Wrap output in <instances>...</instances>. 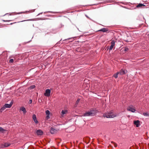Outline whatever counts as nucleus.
Listing matches in <instances>:
<instances>
[{
  "mask_svg": "<svg viewBox=\"0 0 149 149\" xmlns=\"http://www.w3.org/2000/svg\"><path fill=\"white\" fill-rule=\"evenodd\" d=\"M104 116L107 118H113L117 116V114H114L112 112H107L103 114Z\"/></svg>",
  "mask_w": 149,
  "mask_h": 149,
  "instance_id": "1",
  "label": "nucleus"
},
{
  "mask_svg": "<svg viewBox=\"0 0 149 149\" xmlns=\"http://www.w3.org/2000/svg\"><path fill=\"white\" fill-rule=\"evenodd\" d=\"M95 112L94 110H91L90 111H88L85 113L84 116H92L94 115L95 114Z\"/></svg>",
  "mask_w": 149,
  "mask_h": 149,
  "instance_id": "2",
  "label": "nucleus"
},
{
  "mask_svg": "<svg viewBox=\"0 0 149 149\" xmlns=\"http://www.w3.org/2000/svg\"><path fill=\"white\" fill-rule=\"evenodd\" d=\"M127 110L132 112H134L136 111L135 107L132 105L129 106L127 108Z\"/></svg>",
  "mask_w": 149,
  "mask_h": 149,
  "instance_id": "3",
  "label": "nucleus"
},
{
  "mask_svg": "<svg viewBox=\"0 0 149 149\" xmlns=\"http://www.w3.org/2000/svg\"><path fill=\"white\" fill-rule=\"evenodd\" d=\"M51 90L48 89H47L45 93H44V95L47 97H49L50 95V94L51 93Z\"/></svg>",
  "mask_w": 149,
  "mask_h": 149,
  "instance_id": "4",
  "label": "nucleus"
},
{
  "mask_svg": "<svg viewBox=\"0 0 149 149\" xmlns=\"http://www.w3.org/2000/svg\"><path fill=\"white\" fill-rule=\"evenodd\" d=\"M45 113L46 115L45 119L46 120H47L50 118V112L48 110H47L45 111Z\"/></svg>",
  "mask_w": 149,
  "mask_h": 149,
  "instance_id": "5",
  "label": "nucleus"
},
{
  "mask_svg": "<svg viewBox=\"0 0 149 149\" xmlns=\"http://www.w3.org/2000/svg\"><path fill=\"white\" fill-rule=\"evenodd\" d=\"M111 45L110 46L109 48V50H111L113 48V47L115 46V42L114 40H112L111 41Z\"/></svg>",
  "mask_w": 149,
  "mask_h": 149,
  "instance_id": "6",
  "label": "nucleus"
},
{
  "mask_svg": "<svg viewBox=\"0 0 149 149\" xmlns=\"http://www.w3.org/2000/svg\"><path fill=\"white\" fill-rule=\"evenodd\" d=\"M19 110L20 111H22L24 114H25L26 112V109L24 107H21L20 108Z\"/></svg>",
  "mask_w": 149,
  "mask_h": 149,
  "instance_id": "7",
  "label": "nucleus"
},
{
  "mask_svg": "<svg viewBox=\"0 0 149 149\" xmlns=\"http://www.w3.org/2000/svg\"><path fill=\"white\" fill-rule=\"evenodd\" d=\"M68 113V111L67 110H62L61 111V118L64 117L65 115L66 114Z\"/></svg>",
  "mask_w": 149,
  "mask_h": 149,
  "instance_id": "8",
  "label": "nucleus"
},
{
  "mask_svg": "<svg viewBox=\"0 0 149 149\" xmlns=\"http://www.w3.org/2000/svg\"><path fill=\"white\" fill-rule=\"evenodd\" d=\"M32 118L34 122L36 124H37L38 123L36 117V116L35 114H33L32 116Z\"/></svg>",
  "mask_w": 149,
  "mask_h": 149,
  "instance_id": "9",
  "label": "nucleus"
},
{
  "mask_svg": "<svg viewBox=\"0 0 149 149\" xmlns=\"http://www.w3.org/2000/svg\"><path fill=\"white\" fill-rule=\"evenodd\" d=\"M13 104V102L12 101H11L9 104H6L4 105V106H5L6 108H10L12 106Z\"/></svg>",
  "mask_w": 149,
  "mask_h": 149,
  "instance_id": "10",
  "label": "nucleus"
},
{
  "mask_svg": "<svg viewBox=\"0 0 149 149\" xmlns=\"http://www.w3.org/2000/svg\"><path fill=\"white\" fill-rule=\"evenodd\" d=\"M127 72V70H125L122 69L119 72L120 74L122 75L125 74Z\"/></svg>",
  "mask_w": 149,
  "mask_h": 149,
  "instance_id": "11",
  "label": "nucleus"
},
{
  "mask_svg": "<svg viewBox=\"0 0 149 149\" xmlns=\"http://www.w3.org/2000/svg\"><path fill=\"white\" fill-rule=\"evenodd\" d=\"M36 133L38 135H41L42 134L43 132L42 130H39L37 131Z\"/></svg>",
  "mask_w": 149,
  "mask_h": 149,
  "instance_id": "12",
  "label": "nucleus"
},
{
  "mask_svg": "<svg viewBox=\"0 0 149 149\" xmlns=\"http://www.w3.org/2000/svg\"><path fill=\"white\" fill-rule=\"evenodd\" d=\"M102 31L103 32H106L108 31V29H107L103 28L98 31Z\"/></svg>",
  "mask_w": 149,
  "mask_h": 149,
  "instance_id": "13",
  "label": "nucleus"
},
{
  "mask_svg": "<svg viewBox=\"0 0 149 149\" xmlns=\"http://www.w3.org/2000/svg\"><path fill=\"white\" fill-rule=\"evenodd\" d=\"M139 121L138 120H137L136 121H135L134 122V124L135 125H136V126L137 127H138L139 126Z\"/></svg>",
  "mask_w": 149,
  "mask_h": 149,
  "instance_id": "14",
  "label": "nucleus"
},
{
  "mask_svg": "<svg viewBox=\"0 0 149 149\" xmlns=\"http://www.w3.org/2000/svg\"><path fill=\"white\" fill-rule=\"evenodd\" d=\"M10 145V144L8 143H5L4 145L2 146V147H7L9 146Z\"/></svg>",
  "mask_w": 149,
  "mask_h": 149,
  "instance_id": "15",
  "label": "nucleus"
},
{
  "mask_svg": "<svg viewBox=\"0 0 149 149\" xmlns=\"http://www.w3.org/2000/svg\"><path fill=\"white\" fill-rule=\"evenodd\" d=\"M6 130L3 129V128L1 127H0V132L3 133H5Z\"/></svg>",
  "mask_w": 149,
  "mask_h": 149,
  "instance_id": "16",
  "label": "nucleus"
},
{
  "mask_svg": "<svg viewBox=\"0 0 149 149\" xmlns=\"http://www.w3.org/2000/svg\"><path fill=\"white\" fill-rule=\"evenodd\" d=\"M55 130L53 128H52L51 127L50 129V132L51 133L53 134H54L55 132Z\"/></svg>",
  "mask_w": 149,
  "mask_h": 149,
  "instance_id": "17",
  "label": "nucleus"
},
{
  "mask_svg": "<svg viewBox=\"0 0 149 149\" xmlns=\"http://www.w3.org/2000/svg\"><path fill=\"white\" fill-rule=\"evenodd\" d=\"M119 73V72H118L116 73L115 74L113 75V77L116 78H117L118 77V75Z\"/></svg>",
  "mask_w": 149,
  "mask_h": 149,
  "instance_id": "18",
  "label": "nucleus"
},
{
  "mask_svg": "<svg viewBox=\"0 0 149 149\" xmlns=\"http://www.w3.org/2000/svg\"><path fill=\"white\" fill-rule=\"evenodd\" d=\"M143 6H145V5H144L143 4H141V3H139V4L138 5H137V6L136 7L137 8H139V7H141Z\"/></svg>",
  "mask_w": 149,
  "mask_h": 149,
  "instance_id": "19",
  "label": "nucleus"
},
{
  "mask_svg": "<svg viewBox=\"0 0 149 149\" xmlns=\"http://www.w3.org/2000/svg\"><path fill=\"white\" fill-rule=\"evenodd\" d=\"M6 108L5 106L4 105L3 107H2L1 109H0V111L1 112H2Z\"/></svg>",
  "mask_w": 149,
  "mask_h": 149,
  "instance_id": "20",
  "label": "nucleus"
},
{
  "mask_svg": "<svg viewBox=\"0 0 149 149\" xmlns=\"http://www.w3.org/2000/svg\"><path fill=\"white\" fill-rule=\"evenodd\" d=\"M143 115L145 116H149V113H143Z\"/></svg>",
  "mask_w": 149,
  "mask_h": 149,
  "instance_id": "21",
  "label": "nucleus"
},
{
  "mask_svg": "<svg viewBox=\"0 0 149 149\" xmlns=\"http://www.w3.org/2000/svg\"><path fill=\"white\" fill-rule=\"evenodd\" d=\"M14 61V60L13 59H11L9 61V62L10 63H13Z\"/></svg>",
  "mask_w": 149,
  "mask_h": 149,
  "instance_id": "22",
  "label": "nucleus"
},
{
  "mask_svg": "<svg viewBox=\"0 0 149 149\" xmlns=\"http://www.w3.org/2000/svg\"><path fill=\"white\" fill-rule=\"evenodd\" d=\"M35 86L34 85H33V86H31L30 87V89H33V88H35Z\"/></svg>",
  "mask_w": 149,
  "mask_h": 149,
  "instance_id": "23",
  "label": "nucleus"
},
{
  "mask_svg": "<svg viewBox=\"0 0 149 149\" xmlns=\"http://www.w3.org/2000/svg\"><path fill=\"white\" fill-rule=\"evenodd\" d=\"M80 99H77V101H76V103L77 104L79 102V101H80Z\"/></svg>",
  "mask_w": 149,
  "mask_h": 149,
  "instance_id": "24",
  "label": "nucleus"
},
{
  "mask_svg": "<svg viewBox=\"0 0 149 149\" xmlns=\"http://www.w3.org/2000/svg\"><path fill=\"white\" fill-rule=\"evenodd\" d=\"M128 50V48H127V47L125 48V49H124V50L125 51H126Z\"/></svg>",
  "mask_w": 149,
  "mask_h": 149,
  "instance_id": "25",
  "label": "nucleus"
},
{
  "mask_svg": "<svg viewBox=\"0 0 149 149\" xmlns=\"http://www.w3.org/2000/svg\"><path fill=\"white\" fill-rule=\"evenodd\" d=\"M32 100H30L29 101V103L30 104L32 102Z\"/></svg>",
  "mask_w": 149,
  "mask_h": 149,
  "instance_id": "26",
  "label": "nucleus"
},
{
  "mask_svg": "<svg viewBox=\"0 0 149 149\" xmlns=\"http://www.w3.org/2000/svg\"><path fill=\"white\" fill-rule=\"evenodd\" d=\"M85 16L88 19H91L90 18L86 15H85Z\"/></svg>",
  "mask_w": 149,
  "mask_h": 149,
  "instance_id": "27",
  "label": "nucleus"
},
{
  "mask_svg": "<svg viewBox=\"0 0 149 149\" xmlns=\"http://www.w3.org/2000/svg\"><path fill=\"white\" fill-rule=\"evenodd\" d=\"M42 13H40V14H38V15H40V14H42Z\"/></svg>",
  "mask_w": 149,
  "mask_h": 149,
  "instance_id": "28",
  "label": "nucleus"
}]
</instances>
